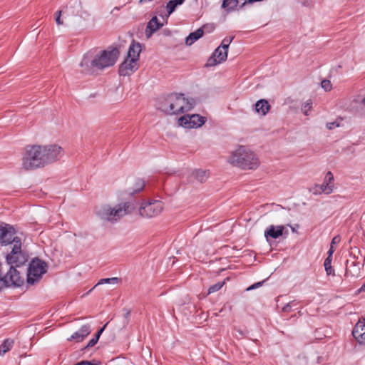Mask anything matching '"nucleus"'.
<instances>
[{
	"label": "nucleus",
	"mask_w": 365,
	"mask_h": 365,
	"mask_svg": "<svg viewBox=\"0 0 365 365\" xmlns=\"http://www.w3.org/2000/svg\"><path fill=\"white\" fill-rule=\"evenodd\" d=\"M24 280L19 272L14 267H10L6 274H0V292L11 287H19L24 284Z\"/></svg>",
	"instance_id": "nucleus-8"
},
{
	"label": "nucleus",
	"mask_w": 365,
	"mask_h": 365,
	"mask_svg": "<svg viewBox=\"0 0 365 365\" xmlns=\"http://www.w3.org/2000/svg\"><path fill=\"white\" fill-rule=\"evenodd\" d=\"M145 185V184H140V187H138V188H136L135 190H134L133 192H130L129 194L130 195H133L134 194L140 192L141 190H143Z\"/></svg>",
	"instance_id": "nucleus-38"
},
{
	"label": "nucleus",
	"mask_w": 365,
	"mask_h": 365,
	"mask_svg": "<svg viewBox=\"0 0 365 365\" xmlns=\"http://www.w3.org/2000/svg\"><path fill=\"white\" fill-rule=\"evenodd\" d=\"M134 208L135 207L131 202H126L119 204L113 208L110 206L104 205L97 210L96 214L102 220L114 222L123 216L130 213Z\"/></svg>",
	"instance_id": "nucleus-5"
},
{
	"label": "nucleus",
	"mask_w": 365,
	"mask_h": 365,
	"mask_svg": "<svg viewBox=\"0 0 365 365\" xmlns=\"http://www.w3.org/2000/svg\"><path fill=\"white\" fill-rule=\"evenodd\" d=\"M56 22L58 26L63 24V20L59 16H56Z\"/></svg>",
	"instance_id": "nucleus-44"
},
{
	"label": "nucleus",
	"mask_w": 365,
	"mask_h": 365,
	"mask_svg": "<svg viewBox=\"0 0 365 365\" xmlns=\"http://www.w3.org/2000/svg\"><path fill=\"white\" fill-rule=\"evenodd\" d=\"M312 102L311 100L307 101L302 106V110L305 115H308V112L312 109Z\"/></svg>",
	"instance_id": "nucleus-29"
},
{
	"label": "nucleus",
	"mask_w": 365,
	"mask_h": 365,
	"mask_svg": "<svg viewBox=\"0 0 365 365\" xmlns=\"http://www.w3.org/2000/svg\"><path fill=\"white\" fill-rule=\"evenodd\" d=\"M177 6L173 3V1L170 0L166 6L167 11L168 14H171L175 9Z\"/></svg>",
	"instance_id": "nucleus-32"
},
{
	"label": "nucleus",
	"mask_w": 365,
	"mask_h": 365,
	"mask_svg": "<svg viewBox=\"0 0 365 365\" xmlns=\"http://www.w3.org/2000/svg\"><path fill=\"white\" fill-rule=\"evenodd\" d=\"M130 310H129V309H125V314H124V317H125V318H128V317H129V316H130Z\"/></svg>",
	"instance_id": "nucleus-46"
},
{
	"label": "nucleus",
	"mask_w": 365,
	"mask_h": 365,
	"mask_svg": "<svg viewBox=\"0 0 365 365\" xmlns=\"http://www.w3.org/2000/svg\"><path fill=\"white\" fill-rule=\"evenodd\" d=\"M340 242H341V237L339 235H336V236L334 237L333 239L331 240L330 245H332V247H334V246L335 245L339 244Z\"/></svg>",
	"instance_id": "nucleus-36"
},
{
	"label": "nucleus",
	"mask_w": 365,
	"mask_h": 365,
	"mask_svg": "<svg viewBox=\"0 0 365 365\" xmlns=\"http://www.w3.org/2000/svg\"><path fill=\"white\" fill-rule=\"evenodd\" d=\"M352 335L359 344H365V317L359 319L355 324Z\"/></svg>",
	"instance_id": "nucleus-12"
},
{
	"label": "nucleus",
	"mask_w": 365,
	"mask_h": 365,
	"mask_svg": "<svg viewBox=\"0 0 365 365\" xmlns=\"http://www.w3.org/2000/svg\"><path fill=\"white\" fill-rule=\"evenodd\" d=\"M163 210V202L152 200L142 203L139 209V213L143 217L151 218L160 215Z\"/></svg>",
	"instance_id": "nucleus-9"
},
{
	"label": "nucleus",
	"mask_w": 365,
	"mask_h": 365,
	"mask_svg": "<svg viewBox=\"0 0 365 365\" xmlns=\"http://www.w3.org/2000/svg\"><path fill=\"white\" fill-rule=\"evenodd\" d=\"M91 332V326L88 324L83 325L78 331L74 332L70 338L68 339V341H76V342H81L84 340V339L88 336Z\"/></svg>",
	"instance_id": "nucleus-16"
},
{
	"label": "nucleus",
	"mask_w": 365,
	"mask_h": 365,
	"mask_svg": "<svg viewBox=\"0 0 365 365\" xmlns=\"http://www.w3.org/2000/svg\"><path fill=\"white\" fill-rule=\"evenodd\" d=\"M363 103L365 105V98L363 99Z\"/></svg>",
	"instance_id": "nucleus-51"
},
{
	"label": "nucleus",
	"mask_w": 365,
	"mask_h": 365,
	"mask_svg": "<svg viewBox=\"0 0 365 365\" xmlns=\"http://www.w3.org/2000/svg\"><path fill=\"white\" fill-rule=\"evenodd\" d=\"M325 268V271H326V273L327 275H334V269L332 268L331 265H329V266H327V267H324Z\"/></svg>",
	"instance_id": "nucleus-37"
},
{
	"label": "nucleus",
	"mask_w": 365,
	"mask_h": 365,
	"mask_svg": "<svg viewBox=\"0 0 365 365\" xmlns=\"http://www.w3.org/2000/svg\"><path fill=\"white\" fill-rule=\"evenodd\" d=\"M238 4L237 0H223L222 7L227 11L234 10Z\"/></svg>",
	"instance_id": "nucleus-25"
},
{
	"label": "nucleus",
	"mask_w": 365,
	"mask_h": 365,
	"mask_svg": "<svg viewBox=\"0 0 365 365\" xmlns=\"http://www.w3.org/2000/svg\"><path fill=\"white\" fill-rule=\"evenodd\" d=\"M365 292V282H364V284L359 289V292Z\"/></svg>",
	"instance_id": "nucleus-47"
},
{
	"label": "nucleus",
	"mask_w": 365,
	"mask_h": 365,
	"mask_svg": "<svg viewBox=\"0 0 365 365\" xmlns=\"http://www.w3.org/2000/svg\"><path fill=\"white\" fill-rule=\"evenodd\" d=\"M332 180H334V175L331 172H328L326 174L324 182H331Z\"/></svg>",
	"instance_id": "nucleus-35"
},
{
	"label": "nucleus",
	"mask_w": 365,
	"mask_h": 365,
	"mask_svg": "<svg viewBox=\"0 0 365 365\" xmlns=\"http://www.w3.org/2000/svg\"><path fill=\"white\" fill-rule=\"evenodd\" d=\"M14 344V339H6L3 343L0 345V355H3L7 351H9L13 346Z\"/></svg>",
	"instance_id": "nucleus-24"
},
{
	"label": "nucleus",
	"mask_w": 365,
	"mask_h": 365,
	"mask_svg": "<svg viewBox=\"0 0 365 365\" xmlns=\"http://www.w3.org/2000/svg\"><path fill=\"white\" fill-rule=\"evenodd\" d=\"M61 13H62V11H57V12L56 13V14H55V15H56V16H59V17H61Z\"/></svg>",
	"instance_id": "nucleus-48"
},
{
	"label": "nucleus",
	"mask_w": 365,
	"mask_h": 365,
	"mask_svg": "<svg viewBox=\"0 0 365 365\" xmlns=\"http://www.w3.org/2000/svg\"><path fill=\"white\" fill-rule=\"evenodd\" d=\"M74 365H82V364H81V361H79V362H78V363H76V364H74Z\"/></svg>",
	"instance_id": "nucleus-49"
},
{
	"label": "nucleus",
	"mask_w": 365,
	"mask_h": 365,
	"mask_svg": "<svg viewBox=\"0 0 365 365\" xmlns=\"http://www.w3.org/2000/svg\"><path fill=\"white\" fill-rule=\"evenodd\" d=\"M334 187V184H314V185L309 188V191L314 195L319 194H330Z\"/></svg>",
	"instance_id": "nucleus-19"
},
{
	"label": "nucleus",
	"mask_w": 365,
	"mask_h": 365,
	"mask_svg": "<svg viewBox=\"0 0 365 365\" xmlns=\"http://www.w3.org/2000/svg\"><path fill=\"white\" fill-rule=\"evenodd\" d=\"M205 121L206 118L198 114L185 115L178 119V124L185 128H197Z\"/></svg>",
	"instance_id": "nucleus-11"
},
{
	"label": "nucleus",
	"mask_w": 365,
	"mask_h": 365,
	"mask_svg": "<svg viewBox=\"0 0 365 365\" xmlns=\"http://www.w3.org/2000/svg\"><path fill=\"white\" fill-rule=\"evenodd\" d=\"M98 341L94 339L93 337L88 341V343L87 344L86 346H85L83 348L81 349V351H83V352L91 348V347H93V346H95L96 344H97Z\"/></svg>",
	"instance_id": "nucleus-31"
},
{
	"label": "nucleus",
	"mask_w": 365,
	"mask_h": 365,
	"mask_svg": "<svg viewBox=\"0 0 365 365\" xmlns=\"http://www.w3.org/2000/svg\"><path fill=\"white\" fill-rule=\"evenodd\" d=\"M264 282V281L256 282V283L252 284L251 286H250L248 288H247V291H250V290H252V289L259 288L263 284Z\"/></svg>",
	"instance_id": "nucleus-34"
},
{
	"label": "nucleus",
	"mask_w": 365,
	"mask_h": 365,
	"mask_svg": "<svg viewBox=\"0 0 365 365\" xmlns=\"http://www.w3.org/2000/svg\"><path fill=\"white\" fill-rule=\"evenodd\" d=\"M46 262L38 257H34L29 263L27 272L26 282L34 285L38 282L47 272Z\"/></svg>",
	"instance_id": "nucleus-6"
},
{
	"label": "nucleus",
	"mask_w": 365,
	"mask_h": 365,
	"mask_svg": "<svg viewBox=\"0 0 365 365\" xmlns=\"http://www.w3.org/2000/svg\"><path fill=\"white\" fill-rule=\"evenodd\" d=\"M16 230L14 227L10 224L1 222H0V244L1 245H8L15 244L17 239H21L15 236Z\"/></svg>",
	"instance_id": "nucleus-10"
},
{
	"label": "nucleus",
	"mask_w": 365,
	"mask_h": 365,
	"mask_svg": "<svg viewBox=\"0 0 365 365\" xmlns=\"http://www.w3.org/2000/svg\"><path fill=\"white\" fill-rule=\"evenodd\" d=\"M174 4L178 6L179 5H181L184 3L185 0H171Z\"/></svg>",
	"instance_id": "nucleus-43"
},
{
	"label": "nucleus",
	"mask_w": 365,
	"mask_h": 365,
	"mask_svg": "<svg viewBox=\"0 0 365 365\" xmlns=\"http://www.w3.org/2000/svg\"><path fill=\"white\" fill-rule=\"evenodd\" d=\"M82 365H98V364H94L92 361L83 360L81 361Z\"/></svg>",
	"instance_id": "nucleus-42"
},
{
	"label": "nucleus",
	"mask_w": 365,
	"mask_h": 365,
	"mask_svg": "<svg viewBox=\"0 0 365 365\" xmlns=\"http://www.w3.org/2000/svg\"><path fill=\"white\" fill-rule=\"evenodd\" d=\"M338 126H339V124L336 123V122H329V123H327V128L329 130H331V129L334 128L335 127H338Z\"/></svg>",
	"instance_id": "nucleus-39"
},
{
	"label": "nucleus",
	"mask_w": 365,
	"mask_h": 365,
	"mask_svg": "<svg viewBox=\"0 0 365 365\" xmlns=\"http://www.w3.org/2000/svg\"><path fill=\"white\" fill-rule=\"evenodd\" d=\"M321 86L326 91H329L331 89V83L329 80H323L321 83Z\"/></svg>",
	"instance_id": "nucleus-30"
},
{
	"label": "nucleus",
	"mask_w": 365,
	"mask_h": 365,
	"mask_svg": "<svg viewBox=\"0 0 365 365\" xmlns=\"http://www.w3.org/2000/svg\"><path fill=\"white\" fill-rule=\"evenodd\" d=\"M233 38H234V36H232V37H229V36L225 37V38L222 40V43H221V44H220V47L222 48V49H223V50H227H227H228V47H229V46H230V43L232 41Z\"/></svg>",
	"instance_id": "nucleus-28"
},
{
	"label": "nucleus",
	"mask_w": 365,
	"mask_h": 365,
	"mask_svg": "<svg viewBox=\"0 0 365 365\" xmlns=\"http://www.w3.org/2000/svg\"><path fill=\"white\" fill-rule=\"evenodd\" d=\"M163 24L159 22L158 18L156 16L153 17L150 21L148 22L146 29H145V36L148 38H149L152 34L163 27Z\"/></svg>",
	"instance_id": "nucleus-20"
},
{
	"label": "nucleus",
	"mask_w": 365,
	"mask_h": 365,
	"mask_svg": "<svg viewBox=\"0 0 365 365\" xmlns=\"http://www.w3.org/2000/svg\"><path fill=\"white\" fill-rule=\"evenodd\" d=\"M227 58V51L223 50L222 48L218 47L215 49L212 57L208 59L207 66H212L217 63L225 61Z\"/></svg>",
	"instance_id": "nucleus-14"
},
{
	"label": "nucleus",
	"mask_w": 365,
	"mask_h": 365,
	"mask_svg": "<svg viewBox=\"0 0 365 365\" xmlns=\"http://www.w3.org/2000/svg\"><path fill=\"white\" fill-rule=\"evenodd\" d=\"M249 2H254V0H247Z\"/></svg>",
	"instance_id": "nucleus-50"
},
{
	"label": "nucleus",
	"mask_w": 365,
	"mask_h": 365,
	"mask_svg": "<svg viewBox=\"0 0 365 365\" xmlns=\"http://www.w3.org/2000/svg\"><path fill=\"white\" fill-rule=\"evenodd\" d=\"M334 252V248L332 247V245H330V248L327 252V257L332 258Z\"/></svg>",
	"instance_id": "nucleus-40"
},
{
	"label": "nucleus",
	"mask_w": 365,
	"mask_h": 365,
	"mask_svg": "<svg viewBox=\"0 0 365 365\" xmlns=\"http://www.w3.org/2000/svg\"><path fill=\"white\" fill-rule=\"evenodd\" d=\"M225 284V281H222V282H218L215 283V284L211 285L208 288L207 294H210L211 293H214V292L219 291L224 286Z\"/></svg>",
	"instance_id": "nucleus-27"
},
{
	"label": "nucleus",
	"mask_w": 365,
	"mask_h": 365,
	"mask_svg": "<svg viewBox=\"0 0 365 365\" xmlns=\"http://www.w3.org/2000/svg\"><path fill=\"white\" fill-rule=\"evenodd\" d=\"M227 161L241 170H256L260 165L259 159L251 149L240 145L227 156Z\"/></svg>",
	"instance_id": "nucleus-3"
},
{
	"label": "nucleus",
	"mask_w": 365,
	"mask_h": 365,
	"mask_svg": "<svg viewBox=\"0 0 365 365\" xmlns=\"http://www.w3.org/2000/svg\"><path fill=\"white\" fill-rule=\"evenodd\" d=\"M138 68V62L126 58L125 61L120 65L119 74L126 76L132 74Z\"/></svg>",
	"instance_id": "nucleus-13"
},
{
	"label": "nucleus",
	"mask_w": 365,
	"mask_h": 365,
	"mask_svg": "<svg viewBox=\"0 0 365 365\" xmlns=\"http://www.w3.org/2000/svg\"><path fill=\"white\" fill-rule=\"evenodd\" d=\"M118 56L119 51L116 48L101 51L96 54L91 52L87 53L80 63L81 72L93 74L113 66Z\"/></svg>",
	"instance_id": "nucleus-2"
},
{
	"label": "nucleus",
	"mask_w": 365,
	"mask_h": 365,
	"mask_svg": "<svg viewBox=\"0 0 365 365\" xmlns=\"http://www.w3.org/2000/svg\"><path fill=\"white\" fill-rule=\"evenodd\" d=\"M120 279L118 278V277H111V278L101 279L98 282V283L92 289H93L98 284H104V283H107V284H110V283L117 284V283L120 282Z\"/></svg>",
	"instance_id": "nucleus-26"
},
{
	"label": "nucleus",
	"mask_w": 365,
	"mask_h": 365,
	"mask_svg": "<svg viewBox=\"0 0 365 365\" xmlns=\"http://www.w3.org/2000/svg\"><path fill=\"white\" fill-rule=\"evenodd\" d=\"M107 325H108V323L105 324L101 329H98V331L96 333L95 336H93V338L96 339L98 341L99 340L101 335L105 330Z\"/></svg>",
	"instance_id": "nucleus-33"
},
{
	"label": "nucleus",
	"mask_w": 365,
	"mask_h": 365,
	"mask_svg": "<svg viewBox=\"0 0 365 365\" xmlns=\"http://www.w3.org/2000/svg\"><path fill=\"white\" fill-rule=\"evenodd\" d=\"M331 261H332V258L331 257H327L324 260V267H327V266H329V265H331Z\"/></svg>",
	"instance_id": "nucleus-41"
},
{
	"label": "nucleus",
	"mask_w": 365,
	"mask_h": 365,
	"mask_svg": "<svg viewBox=\"0 0 365 365\" xmlns=\"http://www.w3.org/2000/svg\"><path fill=\"white\" fill-rule=\"evenodd\" d=\"M270 106L269 105L267 101L262 99L258 101L255 103V111L257 113H260L264 115L269 110Z\"/></svg>",
	"instance_id": "nucleus-23"
},
{
	"label": "nucleus",
	"mask_w": 365,
	"mask_h": 365,
	"mask_svg": "<svg viewBox=\"0 0 365 365\" xmlns=\"http://www.w3.org/2000/svg\"><path fill=\"white\" fill-rule=\"evenodd\" d=\"M291 309H292L291 306L288 304L282 308V310H283V312H289L291 310Z\"/></svg>",
	"instance_id": "nucleus-45"
},
{
	"label": "nucleus",
	"mask_w": 365,
	"mask_h": 365,
	"mask_svg": "<svg viewBox=\"0 0 365 365\" xmlns=\"http://www.w3.org/2000/svg\"><path fill=\"white\" fill-rule=\"evenodd\" d=\"M284 230V227L283 225H270L264 231V237H266L267 241H269V238H279L283 235Z\"/></svg>",
	"instance_id": "nucleus-17"
},
{
	"label": "nucleus",
	"mask_w": 365,
	"mask_h": 365,
	"mask_svg": "<svg viewBox=\"0 0 365 365\" xmlns=\"http://www.w3.org/2000/svg\"><path fill=\"white\" fill-rule=\"evenodd\" d=\"M360 262L356 260L347 259L346 263L345 276L358 277L360 275Z\"/></svg>",
	"instance_id": "nucleus-15"
},
{
	"label": "nucleus",
	"mask_w": 365,
	"mask_h": 365,
	"mask_svg": "<svg viewBox=\"0 0 365 365\" xmlns=\"http://www.w3.org/2000/svg\"><path fill=\"white\" fill-rule=\"evenodd\" d=\"M141 52V46L139 43H133L129 46L127 58L138 61L140 53Z\"/></svg>",
	"instance_id": "nucleus-21"
},
{
	"label": "nucleus",
	"mask_w": 365,
	"mask_h": 365,
	"mask_svg": "<svg viewBox=\"0 0 365 365\" xmlns=\"http://www.w3.org/2000/svg\"><path fill=\"white\" fill-rule=\"evenodd\" d=\"M210 177V172L207 170L195 169L193 170L189 176L190 181H198L202 182L207 181Z\"/></svg>",
	"instance_id": "nucleus-18"
},
{
	"label": "nucleus",
	"mask_w": 365,
	"mask_h": 365,
	"mask_svg": "<svg viewBox=\"0 0 365 365\" xmlns=\"http://www.w3.org/2000/svg\"><path fill=\"white\" fill-rule=\"evenodd\" d=\"M63 155V148L56 144L29 145L22 153V168L26 170L43 168L58 160Z\"/></svg>",
	"instance_id": "nucleus-1"
},
{
	"label": "nucleus",
	"mask_w": 365,
	"mask_h": 365,
	"mask_svg": "<svg viewBox=\"0 0 365 365\" xmlns=\"http://www.w3.org/2000/svg\"><path fill=\"white\" fill-rule=\"evenodd\" d=\"M192 106L182 94H173L165 99L160 109L167 114L175 115L190 110Z\"/></svg>",
	"instance_id": "nucleus-4"
},
{
	"label": "nucleus",
	"mask_w": 365,
	"mask_h": 365,
	"mask_svg": "<svg viewBox=\"0 0 365 365\" xmlns=\"http://www.w3.org/2000/svg\"><path fill=\"white\" fill-rule=\"evenodd\" d=\"M28 259V254L21 249V239H17L11 251L6 256L7 264L16 268L24 265Z\"/></svg>",
	"instance_id": "nucleus-7"
},
{
	"label": "nucleus",
	"mask_w": 365,
	"mask_h": 365,
	"mask_svg": "<svg viewBox=\"0 0 365 365\" xmlns=\"http://www.w3.org/2000/svg\"><path fill=\"white\" fill-rule=\"evenodd\" d=\"M204 34L202 28L197 29L195 31L190 33L185 38V44L191 46L194 42L202 36Z\"/></svg>",
	"instance_id": "nucleus-22"
}]
</instances>
